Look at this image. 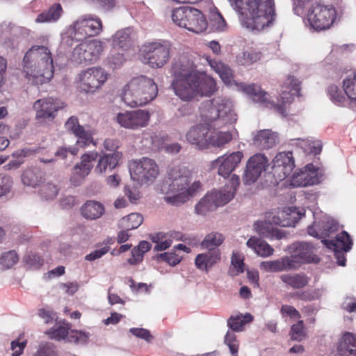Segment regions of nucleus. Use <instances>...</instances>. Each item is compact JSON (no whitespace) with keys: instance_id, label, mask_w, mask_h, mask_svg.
I'll list each match as a JSON object with an SVG mask.
<instances>
[{"instance_id":"obj_5","label":"nucleus","mask_w":356,"mask_h":356,"mask_svg":"<svg viewBox=\"0 0 356 356\" xmlns=\"http://www.w3.org/2000/svg\"><path fill=\"white\" fill-rule=\"evenodd\" d=\"M202 119L213 129H222L237 121L234 104L228 99L216 97L206 101L200 107Z\"/></svg>"},{"instance_id":"obj_35","label":"nucleus","mask_w":356,"mask_h":356,"mask_svg":"<svg viewBox=\"0 0 356 356\" xmlns=\"http://www.w3.org/2000/svg\"><path fill=\"white\" fill-rule=\"evenodd\" d=\"M63 13L60 3H54L48 9L43 10L36 18L37 22H56Z\"/></svg>"},{"instance_id":"obj_41","label":"nucleus","mask_w":356,"mask_h":356,"mask_svg":"<svg viewBox=\"0 0 356 356\" xmlns=\"http://www.w3.org/2000/svg\"><path fill=\"white\" fill-rule=\"evenodd\" d=\"M143 220V218L140 214L133 213L121 219L119 227L126 230L134 229L142 224Z\"/></svg>"},{"instance_id":"obj_8","label":"nucleus","mask_w":356,"mask_h":356,"mask_svg":"<svg viewBox=\"0 0 356 356\" xmlns=\"http://www.w3.org/2000/svg\"><path fill=\"white\" fill-rule=\"evenodd\" d=\"M238 184L239 177L234 175L232 177V188L224 191H213L205 195L196 204V213L204 216L208 212L213 211L218 207L229 202L234 197V186Z\"/></svg>"},{"instance_id":"obj_48","label":"nucleus","mask_w":356,"mask_h":356,"mask_svg":"<svg viewBox=\"0 0 356 356\" xmlns=\"http://www.w3.org/2000/svg\"><path fill=\"white\" fill-rule=\"evenodd\" d=\"M18 256L15 251H9L0 257V269L6 270L13 266L18 261Z\"/></svg>"},{"instance_id":"obj_16","label":"nucleus","mask_w":356,"mask_h":356,"mask_svg":"<svg viewBox=\"0 0 356 356\" xmlns=\"http://www.w3.org/2000/svg\"><path fill=\"white\" fill-rule=\"evenodd\" d=\"M107 80V74L101 67H91L79 74V88L86 92H94Z\"/></svg>"},{"instance_id":"obj_53","label":"nucleus","mask_w":356,"mask_h":356,"mask_svg":"<svg viewBox=\"0 0 356 356\" xmlns=\"http://www.w3.org/2000/svg\"><path fill=\"white\" fill-rule=\"evenodd\" d=\"M58 188L52 183H47L40 188L42 196L46 200H52L55 198L58 193Z\"/></svg>"},{"instance_id":"obj_12","label":"nucleus","mask_w":356,"mask_h":356,"mask_svg":"<svg viewBox=\"0 0 356 356\" xmlns=\"http://www.w3.org/2000/svg\"><path fill=\"white\" fill-rule=\"evenodd\" d=\"M103 49V44L99 40L83 42L74 47L72 60L78 64H90L98 59Z\"/></svg>"},{"instance_id":"obj_39","label":"nucleus","mask_w":356,"mask_h":356,"mask_svg":"<svg viewBox=\"0 0 356 356\" xmlns=\"http://www.w3.org/2000/svg\"><path fill=\"white\" fill-rule=\"evenodd\" d=\"M22 180L24 185L35 187L42 180V172L37 168L26 170L22 175Z\"/></svg>"},{"instance_id":"obj_32","label":"nucleus","mask_w":356,"mask_h":356,"mask_svg":"<svg viewBox=\"0 0 356 356\" xmlns=\"http://www.w3.org/2000/svg\"><path fill=\"white\" fill-rule=\"evenodd\" d=\"M254 229L260 236L268 238L282 239L284 237V233L280 229H275L273 225H270L266 220L254 223Z\"/></svg>"},{"instance_id":"obj_24","label":"nucleus","mask_w":356,"mask_h":356,"mask_svg":"<svg viewBox=\"0 0 356 356\" xmlns=\"http://www.w3.org/2000/svg\"><path fill=\"white\" fill-rule=\"evenodd\" d=\"M65 126L67 131L72 132L78 138L76 143L80 147L88 145L92 142L90 132L86 131L83 127L79 124L76 117H70L65 122Z\"/></svg>"},{"instance_id":"obj_28","label":"nucleus","mask_w":356,"mask_h":356,"mask_svg":"<svg viewBox=\"0 0 356 356\" xmlns=\"http://www.w3.org/2000/svg\"><path fill=\"white\" fill-rule=\"evenodd\" d=\"M121 157L122 154L119 152L104 154L99 156L95 171L102 174L108 170H112L118 165Z\"/></svg>"},{"instance_id":"obj_45","label":"nucleus","mask_w":356,"mask_h":356,"mask_svg":"<svg viewBox=\"0 0 356 356\" xmlns=\"http://www.w3.org/2000/svg\"><path fill=\"white\" fill-rule=\"evenodd\" d=\"M292 141H299L298 145H300L306 154L317 155L319 154L322 150L323 144L320 140L309 142L305 140L293 139Z\"/></svg>"},{"instance_id":"obj_37","label":"nucleus","mask_w":356,"mask_h":356,"mask_svg":"<svg viewBox=\"0 0 356 356\" xmlns=\"http://www.w3.org/2000/svg\"><path fill=\"white\" fill-rule=\"evenodd\" d=\"M209 65L212 69L220 76L222 81L227 85L232 84L233 79V72L232 69L226 64L212 60L209 61Z\"/></svg>"},{"instance_id":"obj_4","label":"nucleus","mask_w":356,"mask_h":356,"mask_svg":"<svg viewBox=\"0 0 356 356\" xmlns=\"http://www.w3.org/2000/svg\"><path fill=\"white\" fill-rule=\"evenodd\" d=\"M191 181L190 170L184 165L169 166L161 186L164 200L173 206L186 202V188Z\"/></svg>"},{"instance_id":"obj_10","label":"nucleus","mask_w":356,"mask_h":356,"mask_svg":"<svg viewBox=\"0 0 356 356\" xmlns=\"http://www.w3.org/2000/svg\"><path fill=\"white\" fill-rule=\"evenodd\" d=\"M102 24L99 18L84 15L76 20L68 29L72 40L80 41L87 36H93L100 33Z\"/></svg>"},{"instance_id":"obj_21","label":"nucleus","mask_w":356,"mask_h":356,"mask_svg":"<svg viewBox=\"0 0 356 356\" xmlns=\"http://www.w3.org/2000/svg\"><path fill=\"white\" fill-rule=\"evenodd\" d=\"M294 168V160L291 151L278 153L272 161L273 172L274 175H277L280 180L289 176Z\"/></svg>"},{"instance_id":"obj_15","label":"nucleus","mask_w":356,"mask_h":356,"mask_svg":"<svg viewBox=\"0 0 356 356\" xmlns=\"http://www.w3.org/2000/svg\"><path fill=\"white\" fill-rule=\"evenodd\" d=\"M315 246L305 241H296L289 246V252L296 262V270L302 263H318L319 258L315 254Z\"/></svg>"},{"instance_id":"obj_23","label":"nucleus","mask_w":356,"mask_h":356,"mask_svg":"<svg viewBox=\"0 0 356 356\" xmlns=\"http://www.w3.org/2000/svg\"><path fill=\"white\" fill-rule=\"evenodd\" d=\"M209 130L207 126L198 124L193 127L186 134L187 140L200 149L209 147L208 136Z\"/></svg>"},{"instance_id":"obj_30","label":"nucleus","mask_w":356,"mask_h":356,"mask_svg":"<svg viewBox=\"0 0 356 356\" xmlns=\"http://www.w3.org/2000/svg\"><path fill=\"white\" fill-rule=\"evenodd\" d=\"M82 216L88 220L99 218L105 212L104 204L95 200L87 201L81 209Z\"/></svg>"},{"instance_id":"obj_55","label":"nucleus","mask_w":356,"mask_h":356,"mask_svg":"<svg viewBox=\"0 0 356 356\" xmlns=\"http://www.w3.org/2000/svg\"><path fill=\"white\" fill-rule=\"evenodd\" d=\"M13 183V179L10 176L0 175V197L10 193Z\"/></svg>"},{"instance_id":"obj_9","label":"nucleus","mask_w":356,"mask_h":356,"mask_svg":"<svg viewBox=\"0 0 356 356\" xmlns=\"http://www.w3.org/2000/svg\"><path fill=\"white\" fill-rule=\"evenodd\" d=\"M143 63L154 68H159L170 58V45L167 42H152L145 45L140 50Z\"/></svg>"},{"instance_id":"obj_34","label":"nucleus","mask_w":356,"mask_h":356,"mask_svg":"<svg viewBox=\"0 0 356 356\" xmlns=\"http://www.w3.org/2000/svg\"><path fill=\"white\" fill-rule=\"evenodd\" d=\"M238 88L247 95L251 96L254 102L266 104L267 106L268 104H272L268 101V95L262 90L259 86L254 84L245 85L241 83L238 86Z\"/></svg>"},{"instance_id":"obj_6","label":"nucleus","mask_w":356,"mask_h":356,"mask_svg":"<svg viewBox=\"0 0 356 356\" xmlns=\"http://www.w3.org/2000/svg\"><path fill=\"white\" fill-rule=\"evenodd\" d=\"M158 92L157 86L153 79L146 76L131 79L122 90V100L130 107L146 105L152 101Z\"/></svg>"},{"instance_id":"obj_7","label":"nucleus","mask_w":356,"mask_h":356,"mask_svg":"<svg viewBox=\"0 0 356 356\" xmlns=\"http://www.w3.org/2000/svg\"><path fill=\"white\" fill-rule=\"evenodd\" d=\"M172 19L177 26L190 31L200 33L207 28V22L200 10L190 7L182 6L172 11Z\"/></svg>"},{"instance_id":"obj_29","label":"nucleus","mask_w":356,"mask_h":356,"mask_svg":"<svg viewBox=\"0 0 356 356\" xmlns=\"http://www.w3.org/2000/svg\"><path fill=\"white\" fill-rule=\"evenodd\" d=\"M321 242L330 249L345 252L349 251L353 245L350 235L345 231L337 234L334 240L325 239Z\"/></svg>"},{"instance_id":"obj_22","label":"nucleus","mask_w":356,"mask_h":356,"mask_svg":"<svg viewBox=\"0 0 356 356\" xmlns=\"http://www.w3.org/2000/svg\"><path fill=\"white\" fill-rule=\"evenodd\" d=\"M65 106L63 102L52 97L40 99L33 104V109L36 111V118L43 119L54 118L56 113Z\"/></svg>"},{"instance_id":"obj_46","label":"nucleus","mask_w":356,"mask_h":356,"mask_svg":"<svg viewBox=\"0 0 356 356\" xmlns=\"http://www.w3.org/2000/svg\"><path fill=\"white\" fill-rule=\"evenodd\" d=\"M343 88L351 102L356 104V74L350 75L343 80Z\"/></svg>"},{"instance_id":"obj_43","label":"nucleus","mask_w":356,"mask_h":356,"mask_svg":"<svg viewBox=\"0 0 356 356\" xmlns=\"http://www.w3.org/2000/svg\"><path fill=\"white\" fill-rule=\"evenodd\" d=\"M260 59V53L254 51H244L237 54L236 63L240 65H250Z\"/></svg>"},{"instance_id":"obj_17","label":"nucleus","mask_w":356,"mask_h":356,"mask_svg":"<svg viewBox=\"0 0 356 356\" xmlns=\"http://www.w3.org/2000/svg\"><path fill=\"white\" fill-rule=\"evenodd\" d=\"M243 157V154L240 151L225 154L212 161L209 165V170L218 168V175L226 178L234 170Z\"/></svg>"},{"instance_id":"obj_27","label":"nucleus","mask_w":356,"mask_h":356,"mask_svg":"<svg viewBox=\"0 0 356 356\" xmlns=\"http://www.w3.org/2000/svg\"><path fill=\"white\" fill-rule=\"evenodd\" d=\"M319 181L315 170H311L309 165L305 170H300L293 175L291 185L295 187H305L318 184Z\"/></svg>"},{"instance_id":"obj_19","label":"nucleus","mask_w":356,"mask_h":356,"mask_svg":"<svg viewBox=\"0 0 356 356\" xmlns=\"http://www.w3.org/2000/svg\"><path fill=\"white\" fill-rule=\"evenodd\" d=\"M300 90V81L293 76H289L282 86L280 101L282 104L275 106V108L282 116H286V111L284 107L287 104H291L295 96H298Z\"/></svg>"},{"instance_id":"obj_51","label":"nucleus","mask_w":356,"mask_h":356,"mask_svg":"<svg viewBox=\"0 0 356 356\" xmlns=\"http://www.w3.org/2000/svg\"><path fill=\"white\" fill-rule=\"evenodd\" d=\"M35 356H58V354L56 347L52 343L42 342L39 345Z\"/></svg>"},{"instance_id":"obj_14","label":"nucleus","mask_w":356,"mask_h":356,"mask_svg":"<svg viewBox=\"0 0 356 356\" xmlns=\"http://www.w3.org/2000/svg\"><path fill=\"white\" fill-rule=\"evenodd\" d=\"M335 15L336 10L332 6L315 3L309 11L308 21L314 29L323 30L332 24Z\"/></svg>"},{"instance_id":"obj_11","label":"nucleus","mask_w":356,"mask_h":356,"mask_svg":"<svg viewBox=\"0 0 356 356\" xmlns=\"http://www.w3.org/2000/svg\"><path fill=\"white\" fill-rule=\"evenodd\" d=\"M129 171L133 180L141 184H148L157 177L159 168L154 160L144 157L138 161H133L129 164Z\"/></svg>"},{"instance_id":"obj_64","label":"nucleus","mask_w":356,"mask_h":356,"mask_svg":"<svg viewBox=\"0 0 356 356\" xmlns=\"http://www.w3.org/2000/svg\"><path fill=\"white\" fill-rule=\"evenodd\" d=\"M195 263L197 268L200 270H207L209 267V263H207V255L204 254H199L195 260Z\"/></svg>"},{"instance_id":"obj_61","label":"nucleus","mask_w":356,"mask_h":356,"mask_svg":"<svg viewBox=\"0 0 356 356\" xmlns=\"http://www.w3.org/2000/svg\"><path fill=\"white\" fill-rule=\"evenodd\" d=\"M130 332L136 337L143 339L147 341H150L152 339L149 332L144 328H131Z\"/></svg>"},{"instance_id":"obj_44","label":"nucleus","mask_w":356,"mask_h":356,"mask_svg":"<svg viewBox=\"0 0 356 356\" xmlns=\"http://www.w3.org/2000/svg\"><path fill=\"white\" fill-rule=\"evenodd\" d=\"M223 241L224 238L221 234L218 232H211L206 235L201 243V245L209 250H215L216 247L221 245Z\"/></svg>"},{"instance_id":"obj_62","label":"nucleus","mask_w":356,"mask_h":356,"mask_svg":"<svg viewBox=\"0 0 356 356\" xmlns=\"http://www.w3.org/2000/svg\"><path fill=\"white\" fill-rule=\"evenodd\" d=\"M265 220L270 223V225H280L282 227V222L280 220V217L278 213V211L276 212L271 211L266 213Z\"/></svg>"},{"instance_id":"obj_18","label":"nucleus","mask_w":356,"mask_h":356,"mask_svg":"<svg viewBox=\"0 0 356 356\" xmlns=\"http://www.w3.org/2000/svg\"><path fill=\"white\" fill-rule=\"evenodd\" d=\"M149 113L145 110L119 113L116 116L118 124L126 129H137L147 124Z\"/></svg>"},{"instance_id":"obj_25","label":"nucleus","mask_w":356,"mask_h":356,"mask_svg":"<svg viewBox=\"0 0 356 356\" xmlns=\"http://www.w3.org/2000/svg\"><path fill=\"white\" fill-rule=\"evenodd\" d=\"M259 267L267 273L289 271L296 270V262L293 258L285 256L276 260L261 261Z\"/></svg>"},{"instance_id":"obj_20","label":"nucleus","mask_w":356,"mask_h":356,"mask_svg":"<svg viewBox=\"0 0 356 356\" xmlns=\"http://www.w3.org/2000/svg\"><path fill=\"white\" fill-rule=\"evenodd\" d=\"M97 152H90L82 155L80 163L73 168L70 182L74 186H80L93 167V161L97 159Z\"/></svg>"},{"instance_id":"obj_2","label":"nucleus","mask_w":356,"mask_h":356,"mask_svg":"<svg viewBox=\"0 0 356 356\" xmlns=\"http://www.w3.org/2000/svg\"><path fill=\"white\" fill-rule=\"evenodd\" d=\"M243 26L261 31L275 19L273 0H228Z\"/></svg>"},{"instance_id":"obj_31","label":"nucleus","mask_w":356,"mask_h":356,"mask_svg":"<svg viewBox=\"0 0 356 356\" xmlns=\"http://www.w3.org/2000/svg\"><path fill=\"white\" fill-rule=\"evenodd\" d=\"M341 356H356V336L347 332L341 337L337 348Z\"/></svg>"},{"instance_id":"obj_52","label":"nucleus","mask_w":356,"mask_h":356,"mask_svg":"<svg viewBox=\"0 0 356 356\" xmlns=\"http://www.w3.org/2000/svg\"><path fill=\"white\" fill-rule=\"evenodd\" d=\"M89 336V333L87 332L78 330H71L70 332H68L67 339V341L70 343H86L88 340Z\"/></svg>"},{"instance_id":"obj_56","label":"nucleus","mask_w":356,"mask_h":356,"mask_svg":"<svg viewBox=\"0 0 356 356\" xmlns=\"http://www.w3.org/2000/svg\"><path fill=\"white\" fill-rule=\"evenodd\" d=\"M159 261H163L170 266H175L181 261V257L175 252H164L156 256Z\"/></svg>"},{"instance_id":"obj_54","label":"nucleus","mask_w":356,"mask_h":356,"mask_svg":"<svg viewBox=\"0 0 356 356\" xmlns=\"http://www.w3.org/2000/svg\"><path fill=\"white\" fill-rule=\"evenodd\" d=\"M290 334L293 340L298 341H301L305 338L306 334L302 321H299L296 324L291 326Z\"/></svg>"},{"instance_id":"obj_3","label":"nucleus","mask_w":356,"mask_h":356,"mask_svg":"<svg viewBox=\"0 0 356 356\" xmlns=\"http://www.w3.org/2000/svg\"><path fill=\"white\" fill-rule=\"evenodd\" d=\"M23 70L26 77L33 84L41 85L54 76L53 59L44 46H33L25 54Z\"/></svg>"},{"instance_id":"obj_1","label":"nucleus","mask_w":356,"mask_h":356,"mask_svg":"<svg viewBox=\"0 0 356 356\" xmlns=\"http://www.w3.org/2000/svg\"><path fill=\"white\" fill-rule=\"evenodd\" d=\"M171 74V85L175 94L184 102L210 96L217 89L215 80L198 70L194 63L186 57L172 63Z\"/></svg>"},{"instance_id":"obj_47","label":"nucleus","mask_w":356,"mask_h":356,"mask_svg":"<svg viewBox=\"0 0 356 356\" xmlns=\"http://www.w3.org/2000/svg\"><path fill=\"white\" fill-rule=\"evenodd\" d=\"M131 31L130 29H125L117 31L113 38L114 45L120 48L127 46L131 41Z\"/></svg>"},{"instance_id":"obj_63","label":"nucleus","mask_w":356,"mask_h":356,"mask_svg":"<svg viewBox=\"0 0 356 356\" xmlns=\"http://www.w3.org/2000/svg\"><path fill=\"white\" fill-rule=\"evenodd\" d=\"M143 254L137 247H135L131 251V257L127 260V262L131 265H136L143 260Z\"/></svg>"},{"instance_id":"obj_58","label":"nucleus","mask_w":356,"mask_h":356,"mask_svg":"<svg viewBox=\"0 0 356 356\" xmlns=\"http://www.w3.org/2000/svg\"><path fill=\"white\" fill-rule=\"evenodd\" d=\"M24 262L33 268H40L44 263L43 259L37 254L31 253L24 257Z\"/></svg>"},{"instance_id":"obj_33","label":"nucleus","mask_w":356,"mask_h":356,"mask_svg":"<svg viewBox=\"0 0 356 356\" xmlns=\"http://www.w3.org/2000/svg\"><path fill=\"white\" fill-rule=\"evenodd\" d=\"M278 213L282 222V227H294L298 221L304 215L296 207H286L279 209Z\"/></svg>"},{"instance_id":"obj_40","label":"nucleus","mask_w":356,"mask_h":356,"mask_svg":"<svg viewBox=\"0 0 356 356\" xmlns=\"http://www.w3.org/2000/svg\"><path fill=\"white\" fill-rule=\"evenodd\" d=\"M232 139L229 132L209 131L208 136L209 146L220 147L230 142Z\"/></svg>"},{"instance_id":"obj_59","label":"nucleus","mask_w":356,"mask_h":356,"mask_svg":"<svg viewBox=\"0 0 356 356\" xmlns=\"http://www.w3.org/2000/svg\"><path fill=\"white\" fill-rule=\"evenodd\" d=\"M225 343L229 346L233 356H237L238 344L236 343V335L228 331L225 337Z\"/></svg>"},{"instance_id":"obj_60","label":"nucleus","mask_w":356,"mask_h":356,"mask_svg":"<svg viewBox=\"0 0 356 356\" xmlns=\"http://www.w3.org/2000/svg\"><path fill=\"white\" fill-rule=\"evenodd\" d=\"M212 28L217 31H223L226 27V22L220 13L213 15L211 19Z\"/></svg>"},{"instance_id":"obj_42","label":"nucleus","mask_w":356,"mask_h":356,"mask_svg":"<svg viewBox=\"0 0 356 356\" xmlns=\"http://www.w3.org/2000/svg\"><path fill=\"white\" fill-rule=\"evenodd\" d=\"M253 317L250 314L231 316L227 320V325L230 329L236 332L243 330L244 325L252 321Z\"/></svg>"},{"instance_id":"obj_36","label":"nucleus","mask_w":356,"mask_h":356,"mask_svg":"<svg viewBox=\"0 0 356 356\" xmlns=\"http://www.w3.org/2000/svg\"><path fill=\"white\" fill-rule=\"evenodd\" d=\"M246 245L248 247L253 249L258 255L262 257L271 256L274 252V249L269 244L256 237L249 238Z\"/></svg>"},{"instance_id":"obj_50","label":"nucleus","mask_w":356,"mask_h":356,"mask_svg":"<svg viewBox=\"0 0 356 356\" xmlns=\"http://www.w3.org/2000/svg\"><path fill=\"white\" fill-rule=\"evenodd\" d=\"M244 271V263L238 255L233 253L231 261V266L229 270V275L232 277L238 275Z\"/></svg>"},{"instance_id":"obj_26","label":"nucleus","mask_w":356,"mask_h":356,"mask_svg":"<svg viewBox=\"0 0 356 356\" xmlns=\"http://www.w3.org/2000/svg\"><path fill=\"white\" fill-rule=\"evenodd\" d=\"M279 136L276 132L270 129L257 131L252 139V145L259 149H268L279 143Z\"/></svg>"},{"instance_id":"obj_49","label":"nucleus","mask_w":356,"mask_h":356,"mask_svg":"<svg viewBox=\"0 0 356 356\" xmlns=\"http://www.w3.org/2000/svg\"><path fill=\"white\" fill-rule=\"evenodd\" d=\"M125 58L122 53L116 52L113 50L106 58L108 66L113 70L120 68L122 66Z\"/></svg>"},{"instance_id":"obj_57","label":"nucleus","mask_w":356,"mask_h":356,"mask_svg":"<svg viewBox=\"0 0 356 356\" xmlns=\"http://www.w3.org/2000/svg\"><path fill=\"white\" fill-rule=\"evenodd\" d=\"M68 330L69 327L67 325H61L57 327L56 329H51L48 334L50 336V338L56 339L57 341H60L62 339H65L68 335Z\"/></svg>"},{"instance_id":"obj_38","label":"nucleus","mask_w":356,"mask_h":356,"mask_svg":"<svg viewBox=\"0 0 356 356\" xmlns=\"http://www.w3.org/2000/svg\"><path fill=\"white\" fill-rule=\"evenodd\" d=\"M280 280L286 284L293 289H301L308 283L307 277L302 273L298 274H283L280 277Z\"/></svg>"},{"instance_id":"obj_13","label":"nucleus","mask_w":356,"mask_h":356,"mask_svg":"<svg viewBox=\"0 0 356 356\" xmlns=\"http://www.w3.org/2000/svg\"><path fill=\"white\" fill-rule=\"evenodd\" d=\"M270 165L268 157L263 153H257L249 158L243 176L245 185L254 184Z\"/></svg>"}]
</instances>
